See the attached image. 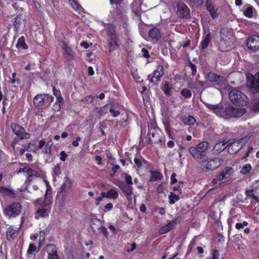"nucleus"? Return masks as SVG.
I'll use <instances>...</instances> for the list:
<instances>
[{
  "label": "nucleus",
  "instance_id": "obj_48",
  "mask_svg": "<svg viewBox=\"0 0 259 259\" xmlns=\"http://www.w3.org/2000/svg\"><path fill=\"white\" fill-rule=\"evenodd\" d=\"M113 105L111 104V106H110V109H109V111L110 113H112V115L113 117H117L119 115L120 112L119 111L115 110L113 108Z\"/></svg>",
  "mask_w": 259,
  "mask_h": 259
},
{
  "label": "nucleus",
  "instance_id": "obj_12",
  "mask_svg": "<svg viewBox=\"0 0 259 259\" xmlns=\"http://www.w3.org/2000/svg\"><path fill=\"white\" fill-rule=\"evenodd\" d=\"M205 6L213 19L218 17V8L215 6L211 0H206Z\"/></svg>",
  "mask_w": 259,
  "mask_h": 259
},
{
  "label": "nucleus",
  "instance_id": "obj_18",
  "mask_svg": "<svg viewBox=\"0 0 259 259\" xmlns=\"http://www.w3.org/2000/svg\"><path fill=\"white\" fill-rule=\"evenodd\" d=\"M229 141H220L214 146L212 152L213 153H219L225 150L229 145Z\"/></svg>",
  "mask_w": 259,
  "mask_h": 259
},
{
  "label": "nucleus",
  "instance_id": "obj_20",
  "mask_svg": "<svg viewBox=\"0 0 259 259\" xmlns=\"http://www.w3.org/2000/svg\"><path fill=\"white\" fill-rule=\"evenodd\" d=\"M206 77L209 81L211 82H217L219 83H222L225 81V79L223 77L219 76L212 72L208 73Z\"/></svg>",
  "mask_w": 259,
  "mask_h": 259
},
{
  "label": "nucleus",
  "instance_id": "obj_54",
  "mask_svg": "<svg viewBox=\"0 0 259 259\" xmlns=\"http://www.w3.org/2000/svg\"><path fill=\"white\" fill-rule=\"evenodd\" d=\"M246 195L247 196L252 198L253 199H255V200L258 201V198L255 196L253 194V190H249L246 192Z\"/></svg>",
  "mask_w": 259,
  "mask_h": 259
},
{
  "label": "nucleus",
  "instance_id": "obj_13",
  "mask_svg": "<svg viewBox=\"0 0 259 259\" xmlns=\"http://www.w3.org/2000/svg\"><path fill=\"white\" fill-rule=\"evenodd\" d=\"M189 152L192 156L199 163L206 158V155H203L197 147H192L189 148Z\"/></svg>",
  "mask_w": 259,
  "mask_h": 259
},
{
  "label": "nucleus",
  "instance_id": "obj_36",
  "mask_svg": "<svg viewBox=\"0 0 259 259\" xmlns=\"http://www.w3.org/2000/svg\"><path fill=\"white\" fill-rule=\"evenodd\" d=\"M252 133H249L247 134V135L246 136L242 137L240 139L237 140L236 141L240 145H242V146H243V145H244L245 143H246L248 142V141L250 139V138L252 137Z\"/></svg>",
  "mask_w": 259,
  "mask_h": 259
},
{
  "label": "nucleus",
  "instance_id": "obj_38",
  "mask_svg": "<svg viewBox=\"0 0 259 259\" xmlns=\"http://www.w3.org/2000/svg\"><path fill=\"white\" fill-rule=\"evenodd\" d=\"M171 87L170 86L169 83L167 81L165 82L162 89L163 92L166 95L169 96L171 95Z\"/></svg>",
  "mask_w": 259,
  "mask_h": 259
},
{
  "label": "nucleus",
  "instance_id": "obj_24",
  "mask_svg": "<svg viewBox=\"0 0 259 259\" xmlns=\"http://www.w3.org/2000/svg\"><path fill=\"white\" fill-rule=\"evenodd\" d=\"M102 195L107 198L116 199L118 197V193L115 189H110L107 192H102Z\"/></svg>",
  "mask_w": 259,
  "mask_h": 259
},
{
  "label": "nucleus",
  "instance_id": "obj_43",
  "mask_svg": "<svg viewBox=\"0 0 259 259\" xmlns=\"http://www.w3.org/2000/svg\"><path fill=\"white\" fill-rule=\"evenodd\" d=\"M181 94L186 98H190L191 96V92L188 89H184L181 91Z\"/></svg>",
  "mask_w": 259,
  "mask_h": 259
},
{
  "label": "nucleus",
  "instance_id": "obj_62",
  "mask_svg": "<svg viewBox=\"0 0 259 259\" xmlns=\"http://www.w3.org/2000/svg\"><path fill=\"white\" fill-rule=\"evenodd\" d=\"M67 157V154L64 151H61L60 153V159L64 161L66 160V158Z\"/></svg>",
  "mask_w": 259,
  "mask_h": 259
},
{
  "label": "nucleus",
  "instance_id": "obj_25",
  "mask_svg": "<svg viewBox=\"0 0 259 259\" xmlns=\"http://www.w3.org/2000/svg\"><path fill=\"white\" fill-rule=\"evenodd\" d=\"M176 224V223L175 221H171L169 222L168 224H167L166 225H165L164 227H161L159 229V233L161 234H165L170 230H171L175 225Z\"/></svg>",
  "mask_w": 259,
  "mask_h": 259
},
{
  "label": "nucleus",
  "instance_id": "obj_5",
  "mask_svg": "<svg viewBox=\"0 0 259 259\" xmlns=\"http://www.w3.org/2000/svg\"><path fill=\"white\" fill-rule=\"evenodd\" d=\"M164 75V69L162 65H158L156 69L153 72L152 74H149L148 79L149 82L153 84H156L159 80L160 78Z\"/></svg>",
  "mask_w": 259,
  "mask_h": 259
},
{
  "label": "nucleus",
  "instance_id": "obj_7",
  "mask_svg": "<svg viewBox=\"0 0 259 259\" xmlns=\"http://www.w3.org/2000/svg\"><path fill=\"white\" fill-rule=\"evenodd\" d=\"M11 128L13 133L20 139H27L30 138V134L25 132L24 128L19 125L13 123L11 124Z\"/></svg>",
  "mask_w": 259,
  "mask_h": 259
},
{
  "label": "nucleus",
  "instance_id": "obj_47",
  "mask_svg": "<svg viewBox=\"0 0 259 259\" xmlns=\"http://www.w3.org/2000/svg\"><path fill=\"white\" fill-rule=\"evenodd\" d=\"M39 248L41 245V244L42 243V242L44 241L45 239V236H46V234L45 233L44 231H40L39 232Z\"/></svg>",
  "mask_w": 259,
  "mask_h": 259
},
{
  "label": "nucleus",
  "instance_id": "obj_39",
  "mask_svg": "<svg viewBox=\"0 0 259 259\" xmlns=\"http://www.w3.org/2000/svg\"><path fill=\"white\" fill-rule=\"evenodd\" d=\"M27 175L29 177V178L33 177H40V174H39V172L30 168H28Z\"/></svg>",
  "mask_w": 259,
  "mask_h": 259
},
{
  "label": "nucleus",
  "instance_id": "obj_15",
  "mask_svg": "<svg viewBox=\"0 0 259 259\" xmlns=\"http://www.w3.org/2000/svg\"><path fill=\"white\" fill-rule=\"evenodd\" d=\"M229 141V145L227 147L228 151L231 154L236 153L242 147V145H240L236 140H234L233 142Z\"/></svg>",
  "mask_w": 259,
  "mask_h": 259
},
{
  "label": "nucleus",
  "instance_id": "obj_35",
  "mask_svg": "<svg viewBox=\"0 0 259 259\" xmlns=\"http://www.w3.org/2000/svg\"><path fill=\"white\" fill-rule=\"evenodd\" d=\"M69 1L70 4L74 10L78 12V13H80L82 11V7L79 5L76 0H69Z\"/></svg>",
  "mask_w": 259,
  "mask_h": 259
},
{
  "label": "nucleus",
  "instance_id": "obj_60",
  "mask_svg": "<svg viewBox=\"0 0 259 259\" xmlns=\"http://www.w3.org/2000/svg\"><path fill=\"white\" fill-rule=\"evenodd\" d=\"M134 162L138 167H140L142 166V162L140 159L135 158L134 159Z\"/></svg>",
  "mask_w": 259,
  "mask_h": 259
},
{
  "label": "nucleus",
  "instance_id": "obj_10",
  "mask_svg": "<svg viewBox=\"0 0 259 259\" xmlns=\"http://www.w3.org/2000/svg\"><path fill=\"white\" fill-rule=\"evenodd\" d=\"M247 46L253 51L259 49V36L256 35L250 36L247 42Z\"/></svg>",
  "mask_w": 259,
  "mask_h": 259
},
{
  "label": "nucleus",
  "instance_id": "obj_3",
  "mask_svg": "<svg viewBox=\"0 0 259 259\" xmlns=\"http://www.w3.org/2000/svg\"><path fill=\"white\" fill-rule=\"evenodd\" d=\"M223 160L220 158L208 159L206 157L200 164L202 168L206 171L213 170L220 167L223 163Z\"/></svg>",
  "mask_w": 259,
  "mask_h": 259
},
{
  "label": "nucleus",
  "instance_id": "obj_11",
  "mask_svg": "<svg viewBox=\"0 0 259 259\" xmlns=\"http://www.w3.org/2000/svg\"><path fill=\"white\" fill-rule=\"evenodd\" d=\"M234 173V169L230 166H226L221 170L218 176V180L220 181L228 179Z\"/></svg>",
  "mask_w": 259,
  "mask_h": 259
},
{
  "label": "nucleus",
  "instance_id": "obj_28",
  "mask_svg": "<svg viewBox=\"0 0 259 259\" xmlns=\"http://www.w3.org/2000/svg\"><path fill=\"white\" fill-rule=\"evenodd\" d=\"M101 224V222L100 220L96 218L95 216H94L91 220V226L93 231L94 232H96L99 227H100Z\"/></svg>",
  "mask_w": 259,
  "mask_h": 259
},
{
  "label": "nucleus",
  "instance_id": "obj_42",
  "mask_svg": "<svg viewBox=\"0 0 259 259\" xmlns=\"http://www.w3.org/2000/svg\"><path fill=\"white\" fill-rule=\"evenodd\" d=\"M252 167L250 164H246L244 165L240 170V172L243 175L248 173L251 169Z\"/></svg>",
  "mask_w": 259,
  "mask_h": 259
},
{
  "label": "nucleus",
  "instance_id": "obj_30",
  "mask_svg": "<svg viewBox=\"0 0 259 259\" xmlns=\"http://www.w3.org/2000/svg\"><path fill=\"white\" fill-rule=\"evenodd\" d=\"M107 35L111 39H115L117 37L114 26L112 25H109L107 28Z\"/></svg>",
  "mask_w": 259,
  "mask_h": 259
},
{
  "label": "nucleus",
  "instance_id": "obj_8",
  "mask_svg": "<svg viewBox=\"0 0 259 259\" xmlns=\"http://www.w3.org/2000/svg\"><path fill=\"white\" fill-rule=\"evenodd\" d=\"M248 86L250 92L255 94L259 91V71L254 76L251 77L249 80L248 79Z\"/></svg>",
  "mask_w": 259,
  "mask_h": 259
},
{
  "label": "nucleus",
  "instance_id": "obj_22",
  "mask_svg": "<svg viewBox=\"0 0 259 259\" xmlns=\"http://www.w3.org/2000/svg\"><path fill=\"white\" fill-rule=\"evenodd\" d=\"M72 181L70 179L66 178L64 183L61 186L62 191L64 193L65 195H66L69 193V191L72 187Z\"/></svg>",
  "mask_w": 259,
  "mask_h": 259
},
{
  "label": "nucleus",
  "instance_id": "obj_57",
  "mask_svg": "<svg viewBox=\"0 0 259 259\" xmlns=\"http://www.w3.org/2000/svg\"><path fill=\"white\" fill-rule=\"evenodd\" d=\"M114 184L117 185L119 188L121 190L126 184L124 182H121L120 181H117L116 182L114 183Z\"/></svg>",
  "mask_w": 259,
  "mask_h": 259
},
{
  "label": "nucleus",
  "instance_id": "obj_50",
  "mask_svg": "<svg viewBox=\"0 0 259 259\" xmlns=\"http://www.w3.org/2000/svg\"><path fill=\"white\" fill-rule=\"evenodd\" d=\"M63 102H58V101H56L55 104L53 106V109L56 111H58L61 110V104Z\"/></svg>",
  "mask_w": 259,
  "mask_h": 259
},
{
  "label": "nucleus",
  "instance_id": "obj_52",
  "mask_svg": "<svg viewBox=\"0 0 259 259\" xmlns=\"http://www.w3.org/2000/svg\"><path fill=\"white\" fill-rule=\"evenodd\" d=\"M97 230H100L101 232L103 233V234L107 237L108 235V232L107 231V229L104 226H100L99 227L98 229Z\"/></svg>",
  "mask_w": 259,
  "mask_h": 259
},
{
  "label": "nucleus",
  "instance_id": "obj_61",
  "mask_svg": "<svg viewBox=\"0 0 259 259\" xmlns=\"http://www.w3.org/2000/svg\"><path fill=\"white\" fill-rule=\"evenodd\" d=\"M113 204L111 203H108L107 204L105 205L104 208V211H107L111 210L113 208Z\"/></svg>",
  "mask_w": 259,
  "mask_h": 259
},
{
  "label": "nucleus",
  "instance_id": "obj_26",
  "mask_svg": "<svg viewBox=\"0 0 259 259\" xmlns=\"http://www.w3.org/2000/svg\"><path fill=\"white\" fill-rule=\"evenodd\" d=\"M16 46L18 50H26L28 48L25 42L24 36H22L18 39Z\"/></svg>",
  "mask_w": 259,
  "mask_h": 259
},
{
  "label": "nucleus",
  "instance_id": "obj_6",
  "mask_svg": "<svg viewBox=\"0 0 259 259\" xmlns=\"http://www.w3.org/2000/svg\"><path fill=\"white\" fill-rule=\"evenodd\" d=\"M21 205L18 203H14L8 205L5 209L6 214L9 217H15L20 212Z\"/></svg>",
  "mask_w": 259,
  "mask_h": 259
},
{
  "label": "nucleus",
  "instance_id": "obj_53",
  "mask_svg": "<svg viewBox=\"0 0 259 259\" xmlns=\"http://www.w3.org/2000/svg\"><path fill=\"white\" fill-rule=\"evenodd\" d=\"M124 178L127 185L131 186L133 184L132 177L131 176L125 175Z\"/></svg>",
  "mask_w": 259,
  "mask_h": 259
},
{
  "label": "nucleus",
  "instance_id": "obj_34",
  "mask_svg": "<svg viewBox=\"0 0 259 259\" xmlns=\"http://www.w3.org/2000/svg\"><path fill=\"white\" fill-rule=\"evenodd\" d=\"M117 37H115V39H111L109 38L108 46L109 47V51L110 52L116 50L118 47V45L117 44Z\"/></svg>",
  "mask_w": 259,
  "mask_h": 259
},
{
  "label": "nucleus",
  "instance_id": "obj_16",
  "mask_svg": "<svg viewBox=\"0 0 259 259\" xmlns=\"http://www.w3.org/2000/svg\"><path fill=\"white\" fill-rule=\"evenodd\" d=\"M121 191L125 195L126 199L128 200L129 203H132L133 202V196L134 195L133 188L132 186L127 185V184L121 189Z\"/></svg>",
  "mask_w": 259,
  "mask_h": 259
},
{
  "label": "nucleus",
  "instance_id": "obj_55",
  "mask_svg": "<svg viewBox=\"0 0 259 259\" xmlns=\"http://www.w3.org/2000/svg\"><path fill=\"white\" fill-rule=\"evenodd\" d=\"M189 67L192 70V75L195 76L196 74V66L194 64L190 63Z\"/></svg>",
  "mask_w": 259,
  "mask_h": 259
},
{
  "label": "nucleus",
  "instance_id": "obj_37",
  "mask_svg": "<svg viewBox=\"0 0 259 259\" xmlns=\"http://www.w3.org/2000/svg\"><path fill=\"white\" fill-rule=\"evenodd\" d=\"M196 121L195 118L191 115L185 116L183 118L184 123L188 125H192L194 124Z\"/></svg>",
  "mask_w": 259,
  "mask_h": 259
},
{
  "label": "nucleus",
  "instance_id": "obj_9",
  "mask_svg": "<svg viewBox=\"0 0 259 259\" xmlns=\"http://www.w3.org/2000/svg\"><path fill=\"white\" fill-rule=\"evenodd\" d=\"M177 15L181 18H188L190 16V10L184 3L179 2L177 6Z\"/></svg>",
  "mask_w": 259,
  "mask_h": 259
},
{
  "label": "nucleus",
  "instance_id": "obj_29",
  "mask_svg": "<svg viewBox=\"0 0 259 259\" xmlns=\"http://www.w3.org/2000/svg\"><path fill=\"white\" fill-rule=\"evenodd\" d=\"M23 20V19L21 17V15H18L14 18V21L13 22V25H14V27L15 31L18 32L19 31L20 27V25H21Z\"/></svg>",
  "mask_w": 259,
  "mask_h": 259
},
{
  "label": "nucleus",
  "instance_id": "obj_2",
  "mask_svg": "<svg viewBox=\"0 0 259 259\" xmlns=\"http://www.w3.org/2000/svg\"><path fill=\"white\" fill-rule=\"evenodd\" d=\"M229 97L233 104L239 106H245L247 103L248 98L247 96L237 90L231 91L229 93Z\"/></svg>",
  "mask_w": 259,
  "mask_h": 259
},
{
  "label": "nucleus",
  "instance_id": "obj_31",
  "mask_svg": "<svg viewBox=\"0 0 259 259\" xmlns=\"http://www.w3.org/2000/svg\"><path fill=\"white\" fill-rule=\"evenodd\" d=\"M211 40L210 34L208 33L200 43L201 49H205L208 46Z\"/></svg>",
  "mask_w": 259,
  "mask_h": 259
},
{
  "label": "nucleus",
  "instance_id": "obj_56",
  "mask_svg": "<svg viewBox=\"0 0 259 259\" xmlns=\"http://www.w3.org/2000/svg\"><path fill=\"white\" fill-rule=\"evenodd\" d=\"M190 1L196 6H199L203 4V0H190Z\"/></svg>",
  "mask_w": 259,
  "mask_h": 259
},
{
  "label": "nucleus",
  "instance_id": "obj_27",
  "mask_svg": "<svg viewBox=\"0 0 259 259\" xmlns=\"http://www.w3.org/2000/svg\"><path fill=\"white\" fill-rule=\"evenodd\" d=\"M20 227L19 229L16 228L14 229L13 227H10L7 232V237L8 240L13 239L14 237H16V234L17 233V232L20 229Z\"/></svg>",
  "mask_w": 259,
  "mask_h": 259
},
{
  "label": "nucleus",
  "instance_id": "obj_14",
  "mask_svg": "<svg viewBox=\"0 0 259 259\" xmlns=\"http://www.w3.org/2000/svg\"><path fill=\"white\" fill-rule=\"evenodd\" d=\"M46 250L48 254L49 259H59L57 247L55 245L53 244L47 245Z\"/></svg>",
  "mask_w": 259,
  "mask_h": 259
},
{
  "label": "nucleus",
  "instance_id": "obj_40",
  "mask_svg": "<svg viewBox=\"0 0 259 259\" xmlns=\"http://www.w3.org/2000/svg\"><path fill=\"white\" fill-rule=\"evenodd\" d=\"M53 94L56 96L58 102H63V99L61 96L60 91L56 90L55 87L53 88Z\"/></svg>",
  "mask_w": 259,
  "mask_h": 259
},
{
  "label": "nucleus",
  "instance_id": "obj_49",
  "mask_svg": "<svg viewBox=\"0 0 259 259\" xmlns=\"http://www.w3.org/2000/svg\"><path fill=\"white\" fill-rule=\"evenodd\" d=\"M94 98V96L92 95L88 96L85 97L82 99V101L85 103H89L92 102L93 99Z\"/></svg>",
  "mask_w": 259,
  "mask_h": 259
},
{
  "label": "nucleus",
  "instance_id": "obj_45",
  "mask_svg": "<svg viewBox=\"0 0 259 259\" xmlns=\"http://www.w3.org/2000/svg\"><path fill=\"white\" fill-rule=\"evenodd\" d=\"M39 251V248L37 249V247L33 244H30L29 246L28 249L27 250V253L28 254H32L34 252H38Z\"/></svg>",
  "mask_w": 259,
  "mask_h": 259
},
{
  "label": "nucleus",
  "instance_id": "obj_44",
  "mask_svg": "<svg viewBox=\"0 0 259 259\" xmlns=\"http://www.w3.org/2000/svg\"><path fill=\"white\" fill-rule=\"evenodd\" d=\"M111 104L107 105L101 107L99 111V113L102 115H105L106 113H107L110 109L109 106H111Z\"/></svg>",
  "mask_w": 259,
  "mask_h": 259
},
{
  "label": "nucleus",
  "instance_id": "obj_59",
  "mask_svg": "<svg viewBox=\"0 0 259 259\" xmlns=\"http://www.w3.org/2000/svg\"><path fill=\"white\" fill-rule=\"evenodd\" d=\"M212 259H219L220 254L218 250H215L213 251L212 254Z\"/></svg>",
  "mask_w": 259,
  "mask_h": 259
},
{
  "label": "nucleus",
  "instance_id": "obj_46",
  "mask_svg": "<svg viewBox=\"0 0 259 259\" xmlns=\"http://www.w3.org/2000/svg\"><path fill=\"white\" fill-rule=\"evenodd\" d=\"M253 14V8L251 7H248L246 10L244 11V14L245 16L251 18Z\"/></svg>",
  "mask_w": 259,
  "mask_h": 259
},
{
  "label": "nucleus",
  "instance_id": "obj_4",
  "mask_svg": "<svg viewBox=\"0 0 259 259\" xmlns=\"http://www.w3.org/2000/svg\"><path fill=\"white\" fill-rule=\"evenodd\" d=\"M53 101V97L48 94H39L33 99L34 105L38 108H42L46 104H50Z\"/></svg>",
  "mask_w": 259,
  "mask_h": 259
},
{
  "label": "nucleus",
  "instance_id": "obj_51",
  "mask_svg": "<svg viewBox=\"0 0 259 259\" xmlns=\"http://www.w3.org/2000/svg\"><path fill=\"white\" fill-rule=\"evenodd\" d=\"M248 225V223L246 221H244L242 223H237L235 225V228L237 229H240L243 228L244 226H246Z\"/></svg>",
  "mask_w": 259,
  "mask_h": 259
},
{
  "label": "nucleus",
  "instance_id": "obj_58",
  "mask_svg": "<svg viewBox=\"0 0 259 259\" xmlns=\"http://www.w3.org/2000/svg\"><path fill=\"white\" fill-rule=\"evenodd\" d=\"M164 128L166 134L169 135V137L171 136V133L170 130V126L168 123L164 124Z\"/></svg>",
  "mask_w": 259,
  "mask_h": 259
},
{
  "label": "nucleus",
  "instance_id": "obj_17",
  "mask_svg": "<svg viewBox=\"0 0 259 259\" xmlns=\"http://www.w3.org/2000/svg\"><path fill=\"white\" fill-rule=\"evenodd\" d=\"M47 192L46 193L45 199L44 200L38 199L37 203L39 205V206L45 207L46 208L51 209L52 204V198L50 196H48Z\"/></svg>",
  "mask_w": 259,
  "mask_h": 259
},
{
  "label": "nucleus",
  "instance_id": "obj_41",
  "mask_svg": "<svg viewBox=\"0 0 259 259\" xmlns=\"http://www.w3.org/2000/svg\"><path fill=\"white\" fill-rule=\"evenodd\" d=\"M169 203L171 204H173L175 203L176 201H178L179 200V196L178 195H176L174 193L171 192L168 197Z\"/></svg>",
  "mask_w": 259,
  "mask_h": 259
},
{
  "label": "nucleus",
  "instance_id": "obj_19",
  "mask_svg": "<svg viewBox=\"0 0 259 259\" xmlns=\"http://www.w3.org/2000/svg\"><path fill=\"white\" fill-rule=\"evenodd\" d=\"M63 50L64 55L67 60H71L74 59V52L66 43L63 44Z\"/></svg>",
  "mask_w": 259,
  "mask_h": 259
},
{
  "label": "nucleus",
  "instance_id": "obj_21",
  "mask_svg": "<svg viewBox=\"0 0 259 259\" xmlns=\"http://www.w3.org/2000/svg\"><path fill=\"white\" fill-rule=\"evenodd\" d=\"M51 209L39 206L35 213V218L38 219L40 217H46L49 215Z\"/></svg>",
  "mask_w": 259,
  "mask_h": 259
},
{
  "label": "nucleus",
  "instance_id": "obj_64",
  "mask_svg": "<svg viewBox=\"0 0 259 259\" xmlns=\"http://www.w3.org/2000/svg\"><path fill=\"white\" fill-rule=\"evenodd\" d=\"M252 108L254 112L259 111V101L258 102L254 103Z\"/></svg>",
  "mask_w": 259,
  "mask_h": 259
},
{
  "label": "nucleus",
  "instance_id": "obj_63",
  "mask_svg": "<svg viewBox=\"0 0 259 259\" xmlns=\"http://www.w3.org/2000/svg\"><path fill=\"white\" fill-rule=\"evenodd\" d=\"M53 171H54V173L56 175H59L60 174V172H61L60 166H56L54 167V169H53Z\"/></svg>",
  "mask_w": 259,
  "mask_h": 259
},
{
  "label": "nucleus",
  "instance_id": "obj_1",
  "mask_svg": "<svg viewBox=\"0 0 259 259\" xmlns=\"http://www.w3.org/2000/svg\"><path fill=\"white\" fill-rule=\"evenodd\" d=\"M209 108L217 115L226 119L240 117L246 113L245 109L242 107L233 108L228 106L223 108L222 106L218 105H209Z\"/></svg>",
  "mask_w": 259,
  "mask_h": 259
},
{
  "label": "nucleus",
  "instance_id": "obj_32",
  "mask_svg": "<svg viewBox=\"0 0 259 259\" xmlns=\"http://www.w3.org/2000/svg\"><path fill=\"white\" fill-rule=\"evenodd\" d=\"M150 174H151V178H150L151 181H156L157 180H160L163 177L162 174L159 171H151Z\"/></svg>",
  "mask_w": 259,
  "mask_h": 259
},
{
  "label": "nucleus",
  "instance_id": "obj_33",
  "mask_svg": "<svg viewBox=\"0 0 259 259\" xmlns=\"http://www.w3.org/2000/svg\"><path fill=\"white\" fill-rule=\"evenodd\" d=\"M208 146V143L205 141H203L199 144L196 147L199 150V152H201L203 155H206L205 151L207 149Z\"/></svg>",
  "mask_w": 259,
  "mask_h": 259
},
{
  "label": "nucleus",
  "instance_id": "obj_23",
  "mask_svg": "<svg viewBox=\"0 0 259 259\" xmlns=\"http://www.w3.org/2000/svg\"><path fill=\"white\" fill-rule=\"evenodd\" d=\"M149 36L153 40H157L161 37V33L157 28H153L149 31Z\"/></svg>",
  "mask_w": 259,
  "mask_h": 259
}]
</instances>
